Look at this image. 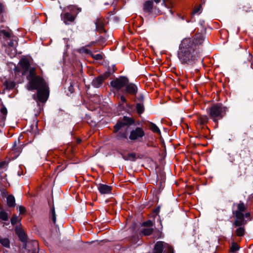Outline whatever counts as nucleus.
<instances>
[{"instance_id": "f257e3e1", "label": "nucleus", "mask_w": 253, "mask_h": 253, "mask_svg": "<svg viewBox=\"0 0 253 253\" xmlns=\"http://www.w3.org/2000/svg\"><path fill=\"white\" fill-rule=\"evenodd\" d=\"M177 56L182 64L194 63L197 60L198 54L193 40L191 38L184 39L179 44Z\"/></svg>"}, {"instance_id": "f03ea898", "label": "nucleus", "mask_w": 253, "mask_h": 253, "mask_svg": "<svg viewBox=\"0 0 253 253\" xmlns=\"http://www.w3.org/2000/svg\"><path fill=\"white\" fill-rule=\"evenodd\" d=\"M33 86L28 88L29 90L37 89V97L41 102H45L48 98V87L44 80L37 78V80L32 82Z\"/></svg>"}, {"instance_id": "7ed1b4c3", "label": "nucleus", "mask_w": 253, "mask_h": 253, "mask_svg": "<svg viewBox=\"0 0 253 253\" xmlns=\"http://www.w3.org/2000/svg\"><path fill=\"white\" fill-rule=\"evenodd\" d=\"M226 108L222 105L216 104L209 109L208 113L211 119L216 124L217 126L218 120L221 119L224 116Z\"/></svg>"}, {"instance_id": "20e7f679", "label": "nucleus", "mask_w": 253, "mask_h": 253, "mask_svg": "<svg viewBox=\"0 0 253 253\" xmlns=\"http://www.w3.org/2000/svg\"><path fill=\"white\" fill-rule=\"evenodd\" d=\"M68 9L71 11V13L65 12L61 14L62 20L66 25L73 22L75 20L77 14L82 11L81 8L78 7L75 5L69 6Z\"/></svg>"}, {"instance_id": "39448f33", "label": "nucleus", "mask_w": 253, "mask_h": 253, "mask_svg": "<svg viewBox=\"0 0 253 253\" xmlns=\"http://www.w3.org/2000/svg\"><path fill=\"white\" fill-rule=\"evenodd\" d=\"M173 253V249L167 243L163 241L157 242L154 248L153 253Z\"/></svg>"}, {"instance_id": "423d86ee", "label": "nucleus", "mask_w": 253, "mask_h": 253, "mask_svg": "<svg viewBox=\"0 0 253 253\" xmlns=\"http://www.w3.org/2000/svg\"><path fill=\"white\" fill-rule=\"evenodd\" d=\"M145 134V131L142 127H136L130 131L129 138L131 141L141 142Z\"/></svg>"}, {"instance_id": "0eeeda50", "label": "nucleus", "mask_w": 253, "mask_h": 253, "mask_svg": "<svg viewBox=\"0 0 253 253\" xmlns=\"http://www.w3.org/2000/svg\"><path fill=\"white\" fill-rule=\"evenodd\" d=\"M128 83V79L125 77H120L113 80L111 83V86L116 89L119 90L125 87Z\"/></svg>"}, {"instance_id": "6e6552de", "label": "nucleus", "mask_w": 253, "mask_h": 253, "mask_svg": "<svg viewBox=\"0 0 253 253\" xmlns=\"http://www.w3.org/2000/svg\"><path fill=\"white\" fill-rule=\"evenodd\" d=\"M133 120L127 117H124V122H118L114 126V131L115 132L119 131L123 127L128 125H130L133 123Z\"/></svg>"}, {"instance_id": "1a4fd4ad", "label": "nucleus", "mask_w": 253, "mask_h": 253, "mask_svg": "<svg viewBox=\"0 0 253 253\" xmlns=\"http://www.w3.org/2000/svg\"><path fill=\"white\" fill-rule=\"evenodd\" d=\"M110 76L109 72H105L103 75H100L97 78L94 79L92 81V84L95 87H99L102 84L105 80L108 78Z\"/></svg>"}, {"instance_id": "9d476101", "label": "nucleus", "mask_w": 253, "mask_h": 253, "mask_svg": "<svg viewBox=\"0 0 253 253\" xmlns=\"http://www.w3.org/2000/svg\"><path fill=\"white\" fill-rule=\"evenodd\" d=\"M19 64L22 69V75L25 76L30 68V62L27 59L22 58Z\"/></svg>"}, {"instance_id": "9b49d317", "label": "nucleus", "mask_w": 253, "mask_h": 253, "mask_svg": "<svg viewBox=\"0 0 253 253\" xmlns=\"http://www.w3.org/2000/svg\"><path fill=\"white\" fill-rule=\"evenodd\" d=\"M7 166L8 163L5 161H3L0 162V179L3 182H5L6 180V175L3 172L7 169Z\"/></svg>"}, {"instance_id": "f8f14e48", "label": "nucleus", "mask_w": 253, "mask_h": 253, "mask_svg": "<svg viewBox=\"0 0 253 253\" xmlns=\"http://www.w3.org/2000/svg\"><path fill=\"white\" fill-rule=\"evenodd\" d=\"M29 70V78H30L29 88H30L33 86L32 82L33 81H35L36 80H37V78H39L41 80H43V79L39 76H36V69L35 68H34V67L30 68Z\"/></svg>"}, {"instance_id": "ddd939ff", "label": "nucleus", "mask_w": 253, "mask_h": 253, "mask_svg": "<svg viewBox=\"0 0 253 253\" xmlns=\"http://www.w3.org/2000/svg\"><path fill=\"white\" fill-rule=\"evenodd\" d=\"M125 87V91L126 93L132 95H135L136 94L137 88L134 84L128 83L126 85Z\"/></svg>"}, {"instance_id": "4468645a", "label": "nucleus", "mask_w": 253, "mask_h": 253, "mask_svg": "<svg viewBox=\"0 0 253 253\" xmlns=\"http://www.w3.org/2000/svg\"><path fill=\"white\" fill-rule=\"evenodd\" d=\"M237 208V210L235 212L236 217L241 218L243 216H244V214L243 213V212L245 211L246 207L244 203L241 202L239 203L238 204Z\"/></svg>"}, {"instance_id": "2eb2a0df", "label": "nucleus", "mask_w": 253, "mask_h": 253, "mask_svg": "<svg viewBox=\"0 0 253 253\" xmlns=\"http://www.w3.org/2000/svg\"><path fill=\"white\" fill-rule=\"evenodd\" d=\"M98 189L101 194H106L111 193L112 188L110 186L100 184L98 186Z\"/></svg>"}, {"instance_id": "dca6fc26", "label": "nucleus", "mask_w": 253, "mask_h": 253, "mask_svg": "<svg viewBox=\"0 0 253 253\" xmlns=\"http://www.w3.org/2000/svg\"><path fill=\"white\" fill-rule=\"evenodd\" d=\"M153 7V2L151 0L145 1L143 4V11L146 13H151Z\"/></svg>"}, {"instance_id": "f3484780", "label": "nucleus", "mask_w": 253, "mask_h": 253, "mask_svg": "<svg viewBox=\"0 0 253 253\" xmlns=\"http://www.w3.org/2000/svg\"><path fill=\"white\" fill-rule=\"evenodd\" d=\"M192 40H193L194 43L195 44V47H196L197 45L201 44L204 40V35L202 33H197L194 38L193 39H191ZM196 48V47H195Z\"/></svg>"}, {"instance_id": "a211bd4d", "label": "nucleus", "mask_w": 253, "mask_h": 253, "mask_svg": "<svg viewBox=\"0 0 253 253\" xmlns=\"http://www.w3.org/2000/svg\"><path fill=\"white\" fill-rule=\"evenodd\" d=\"M96 28L97 31L102 33L104 31L103 20L102 18H97L95 21Z\"/></svg>"}, {"instance_id": "6ab92c4d", "label": "nucleus", "mask_w": 253, "mask_h": 253, "mask_svg": "<svg viewBox=\"0 0 253 253\" xmlns=\"http://www.w3.org/2000/svg\"><path fill=\"white\" fill-rule=\"evenodd\" d=\"M209 121V118L206 115H200L197 119V124L199 125H205Z\"/></svg>"}, {"instance_id": "aec40b11", "label": "nucleus", "mask_w": 253, "mask_h": 253, "mask_svg": "<svg viewBox=\"0 0 253 253\" xmlns=\"http://www.w3.org/2000/svg\"><path fill=\"white\" fill-rule=\"evenodd\" d=\"M7 205L9 207H14L15 206V200L12 195H8L6 198Z\"/></svg>"}, {"instance_id": "412c9836", "label": "nucleus", "mask_w": 253, "mask_h": 253, "mask_svg": "<svg viewBox=\"0 0 253 253\" xmlns=\"http://www.w3.org/2000/svg\"><path fill=\"white\" fill-rule=\"evenodd\" d=\"M240 248V247L238 244L233 242L230 247L229 252L230 253H237V252L239 250Z\"/></svg>"}, {"instance_id": "4be33fe9", "label": "nucleus", "mask_w": 253, "mask_h": 253, "mask_svg": "<svg viewBox=\"0 0 253 253\" xmlns=\"http://www.w3.org/2000/svg\"><path fill=\"white\" fill-rule=\"evenodd\" d=\"M236 219L234 221V224L236 226H240L244 225L246 224V222L244 220V216H243L241 218H239L238 217H236Z\"/></svg>"}, {"instance_id": "5701e85b", "label": "nucleus", "mask_w": 253, "mask_h": 253, "mask_svg": "<svg viewBox=\"0 0 253 253\" xmlns=\"http://www.w3.org/2000/svg\"><path fill=\"white\" fill-rule=\"evenodd\" d=\"M149 127L150 130L155 133L160 134L161 131L158 127L154 123L152 122L149 123Z\"/></svg>"}, {"instance_id": "b1692460", "label": "nucleus", "mask_w": 253, "mask_h": 253, "mask_svg": "<svg viewBox=\"0 0 253 253\" xmlns=\"http://www.w3.org/2000/svg\"><path fill=\"white\" fill-rule=\"evenodd\" d=\"M0 244L4 247L7 248H10V242L7 238H0Z\"/></svg>"}, {"instance_id": "393cba45", "label": "nucleus", "mask_w": 253, "mask_h": 253, "mask_svg": "<svg viewBox=\"0 0 253 253\" xmlns=\"http://www.w3.org/2000/svg\"><path fill=\"white\" fill-rule=\"evenodd\" d=\"M0 36H2L5 38H10L11 37V33L8 30H0Z\"/></svg>"}, {"instance_id": "a878e982", "label": "nucleus", "mask_w": 253, "mask_h": 253, "mask_svg": "<svg viewBox=\"0 0 253 253\" xmlns=\"http://www.w3.org/2000/svg\"><path fill=\"white\" fill-rule=\"evenodd\" d=\"M236 236L241 237L245 234V228L244 227H239L235 231Z\"/></svg>"}, {"instance_id": "bb28decb", "label": "nucleus", "mask_w": 253, "mask_h": 253, "mask_svg": "<svg viewBox=\"0 0 253 253\" xmlns=\"http://www.w3.org/2000/svg\"><path fill=\"white\" fill-rule=\"evenodd\" d=\"M0 219L3 221H7L8 219L7 213L3 210L0 211Z\"/></svg>"}, {"instance_id": "cd10ccee", "label": "nucleus", "mask_w": 253, "mask_h": 253, "mask_svg": "<svg viewBox=\"0 0 253 253\" xmlns=\"http://www.w3.org/2000/svg\"><path fill=\"white\" fill-rule=\"evenodd\" d=\"M17 234L21 241L23 242L26 241V236L25 233L22 230L17 231Z\"/></svg>"}, {"instance_id": "c85d7f7f", "label": "nucleus", "mask_w": 253, "mask_h": 253, "mask_svg": "<svg viewBox=\"0 0 253 253\" xmlns=\"http://www.w3.org/2000/svg\"><path fill=\"white\" fill-rule=\"evenodd\" d=\"M136 110L138 114H142L144 111V107L142 104L137 103L136 104Z\"/></svg>"}, {"instance_id": "c756f323", "label": "nucleus", "mask_w": 253, "mask_h": 253, "mask_svg": "<svg viewBox=\"0 0 253 253\" xmlns=\"http://www.w3.org/2000/svg\"><path fill=\"white\" fill-rule=\"evenodd\" d=\"M153 231V230L152 228H145L142 230L141 233L143 235L149 236L152 233Z\"/></svg>"}, {"instance_id": "7c9ffc66", "label": "nucleus", "mask_w": 253, "mask_h": 253, "mask_svg": "<svg viewBox=\"0 0 253 253\" xmlns=\"http://www.w3.org/2000/svg\"><path fill=\"white\" fill-rule=\"evenodd\" d=\"M5 84L6 88L9 89L13 88L15 86V83L13 81H6Z\"/></svg>"}, {"instance_id": "2f4dec72", "label": "nucleus", "mask_w": 253, "mask_h": 253, "mask_svg": "<svg viewBox=\"0 0 253 253\" xmlns=\"http://www.w3.org/2000/svg\"><path fill=\"white\" fill-rule=\"evenodd\" d=\"M135 158V154L134 153H129L126 156L124 159L126 160L133 161Z\"/></svg>"}, {"instance_id": "473e14b6", "label": "nucleus", "mask_w": 253, "mask_h": 253, "mask_svg": "<svg viewBox=\"0 0 253 253\" xmlns=\"http://www.w3.org/2000/svg\"><path fill=\"white\" fill-rule=\"evenodd\" d=\"M161 0H154V1L155 2V3H159L160 1H161ZM168 3H169L170 5H171V1H169L168 0H163V4L166 6V7H169V6L168 5Z\"/></svg>"}, {"instance_id": "72a5a7b5", "label": "nucleus", "mask_w": 253, "mask_h": 253, "mask_svg": "<svg viewBox=\"0 0 253 253\" xmlns=\"http://www.w3.org/2000/svg\"><path fill=\"white\" fill-rule=\"evenodd\" d=\"M201 6L200 5L194 8L193 11L192 12V14L193 15L196 14H200L201 12Z\"/></svg>"}, {"instance_id": "f704fd0d", "label": "nucleus", "mask_w": 253, "mask_h": 253, "mask_svg": "<svg viewBox=\"0 0 253 253\" xmlns=\"http://www.w3.org/2000/svg\"><path fill=\"white\" fill-rule=\"evenodd\" d=\"M0 111V113L4 115L3 118L4 119H5V117H6V116L7 115V109L5 108V107L3 106L1 108Z\"/></svg>"}, {"instance_id": "c9c22d12", "label": "nucleus", "mask_w": 253, "mask_h": 253, "mask_svg": "<svg viewBox=\"0 0 253 253\" xmlns=\"http://www.w3.org/2000/svg\"><path fill=\"white\" fill-rule=\"evenodd\" d=\"M18 220V217L16 215H14L11 219V223L12 225H15V224L17 223Z\"/></svg>"}, {"instance_id": "e433bc0d", "label": "nucleus", "mask_w": 253, "mask_h": 253, "mask_svg": "<svg viewBox=\"0 0 253 253\" xmlns=\"http://www.w3.org/2000/svg\"><path fill=\"white\" fill-rule=\"evenodd\" d=\"M118 137L119 139H126L127 138L126 133V132H125L124 133H121V132H119Z\"/></svg>"}, {"instance_id": "4c0bfd02", "label": "nucleus", "mask_w": 253, "mask_h": 253, "mask_svg": "<svg viewBox=\"0 0 253 253\" xmlns=\"http://www.w3.org/2000/svg\"><path fill=\"white\" fill-rule=\"evenodd\" d=\"M12 151L16 153L15 155L16 156H18L20 154V153L21 152L20 151V149L18 148H16L15 145H14L13 147Z\"/></svg>"}, {"instance_id": "58836bf2", "label": "nucleus", "mask_w": 253, "mask_h": 253, "mask_svg": "<svg viewBox=\"0 0 253 253\" xmlns=\"http://www.w3.org/2000/svg\"><path fill=\"white\" fill-rule=\"evenodd\" d=\"M92 57L96 60H101L103 58L102 55L100 54H97L95 55H91Z\"/></svg>"}, {"instance_id": "ea45409f", "label": "nucleus", "mask_w": 253, "mask_h": 253, "mask_svg": "<svg viewBox=\"0 0 253 253\" xmlns=\"http://www.w3.org/2000/svg\"><path fill=\"white\" fill-rule=\"evenodd\" d=\"M52 214V220L53 222L55 223L56 221V216H55V212L54 209H52L51 211Z\"/></svg>"}, {"instance_id": "a19ab883", "label": "nucleus", "mask_w": 253, "mask_h": 253, "mask_svg": "<svg viewBox=\"0 0 253 253\" xmlns=\"http://www.w3.org/2000/svg\"><path fill=\"white\" fill-rule=\"evenodd\" d=\"M5 12V8L2 3L0 2V15L3 14Z\"/></svg>"}, {"instance_id": "79ce46f5", "label": "nucleus", "mask_w": 253, "mask_h": 253, "mask_svg": "<svg viewBox=\"0 0 253 253\" xmlns=\"http://www.w3.org/2000/svg\"><path fill=\"white\" fill-rule=\"evenodd\" d=\"M81 51L87 54L91 53V51L85 47H83L81 48Z\"/></svg>"}, {"instance_id": "37998d69", "label": "nucleus", "mask_w": 253, "mask_h": 253, "mask_svg": "<svg viewBox=\"0 0 253 253\" xmlns=\"http://www.w3.org/2000/svg\"><path fill=\"white\" fill-rule=\"evenodd\" d=\"M19 210L20 214L24 213L26 211L25 208L23 206H19Z\"/></svg>"}, {"instance_id": "c03bdc74", "label": "nucleus", "mask_w": 253, "mask_h": 253, "mask_svg": "<svg viewBox=\"0 0 253 253\" xmlns=\"http://www.w3.org/2000/svg\"><path fill=\"white\" fill-rule=\"evenodd\" d=\"M16 44V41H10L8 44L10 47H13Z\"/></svg>"}, {"instance_id": "a18cd8bd", "label": "nucleus", "mask_w": 253, "mask_h": 253, "mask_svg": "<svg viewBox=\"0 0 253 253\" xmlns=\"http://www.w3.org/2000/svg\"><path fill=\"white\" fill-rule=\"evenodd\" d=\"M143 224L145 226H151L152 225V222L151 221H148L147 222H144Z\"/></svg>"}, {"instance_id": "49530a36", "label": "nucleus", "mask_w": 253, "mask_h": 253, "mask_svg": "<svg viewBox=\"0 0 253 253\" xmlns=\"http://www.w3.org/2000/svg\"><path fill=\"white\" fill-rule=\"evenodd\" d=\"M121 100L123 102H126V99L125 98V97L123 95H122L121 96Z\"/></svg>"}, {"instance_id": "de8ad7c7", "label": "nucleus", "mask_w": 253, "mask_h": 253, "mask_svg": "<svg viewBox=\"0 0 253 253\" xmlns=\"http://www.w3.org/2000/svg\"><path fill=\"white\" fill-rule=\"evenodd\" d=\"M15 73L16 74L20 72V70L18 67H15L14 69Z\"/></svg>"}, {"instance_id": "09e8293b", "label": "nucleus", "mask_w": 253, "mask_h": 253, "mask_svg": "<svg viewBox=\"0 0 253 253\" xmlns=\"http://www.w3.org/2000/svg\"><path fill=\"white\" fill-rule=\"evenodd\" d=\"M250 215V214L249 213H246L245 214H244V217H249Z\"/></svg>"}, {"instance_id": "8fccbe9b", "label": "nucleus", "mask_w": 253, "mask_h": 253, "mask_svg": "<svg viewBox=\"0 0 253 253\" xmlns=\"http://www.w3.org/2000/svg\"><path fill=\"white\" fill-rule=\"evenodd\" d=\"M162 235V233L158 232V238H161Z\"/></svg>"}, {"instance_id": "3c124183", "label": "nucleus", "mask_w": 253, "mask_h": 253, "mask_svg": "<svg viewBox=\"0 0 253 253\" xmlns=\"http://www.w3.org/2000/svg\"><path fill=\"white\" fill-rule=\"evenodd\" d=\"M34 244L36 245H38V243L37 242H34Z\"/></svg>"}]
</instances>
